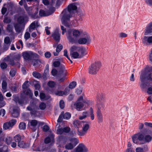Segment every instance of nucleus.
<instances>
[{
  "label": "nucleus",
  "instance_id": "obj_1",
  "mask_svg": "<svg viewBox=\"0 0 152 152\" xmlns=\"http://www.w3.org/2000/svg\"><path fill=\"white\" fill-rule=\"evenodd\" d=\"M66 36L69 42L72 44H76L78 43L82 45L86 44H89L91 41L89 36L87 34L85 35L84 37L80 38L77 40L72 37V31L71 30L67 31Z\"/></svg>",
  "mask_w": 152,
  "mask_h": 152
},
{
  "label": "nucleus",
  "instance_id": "obj_2",
  "mask_svg": "<svg viewBox=\"0 0 152 152\" xmlns=\"http://www.w3.org/2000/svg\"><path fill=\"white\" fill-rule=\"evenodd\" d=\"M75 128H77V134L80 136L85 135L89 128V125L88 124H84L83 121L78 120H75L73 122Z\"/></svg>",
  "mask_w": 152,
  "mask_h": 152
},
{
  "label": "nucleus",
  "instance_id": "obj_3",
  "mask_svg": "<svg viewBox=\"0 0 152 152\" xmlns=\"http://www.w3.org/2000/svg\"><path fill=\"white\" fill-rule=\"evenodd\" d=\"M140 78L142 82L140 86L141 87L144 88L145 87V82L146 80L152 81V72L148 71L142 73L140 76Z\"/></svg>",
  "mask_w": 152,
  "mask_h": 152
},
{
  "label": "nucleus",
  "instance_id": "obj_4",
  "mask_svg": "<svg viewBox=\"0 0 152 152\" xmlns=\"http://www.w3.org/2000/svg\"><path fill=\"white\" fill-rule=\"evenodd\" d=\"M69 13L67 12L66 14L62 13V16L61 18L62 23L66 27L69 28L72 26L71 22L70 21V18L72 16V15H69Z\"/></svg>",
  "mask_w": 152,
  "mask_h": 152
},
{
  "label": "nucleus",
  "instance_id": "obj_5",
  "mask_svg": "<svg viewBox=\"0 0 152 152\" xmlns=\"http://www.w3.org/2000/svg\"><path fill=\"white\" fill-rule=\"evenodd\" d=\"M101 63L99 61L95 62L92 64L89 67V72L90 74L94 75L98 72Z\"/></svg>",
  "mask_w": 152,
  "mask_h": 152
},
{
  "label": "nucleus",
  "instance_id": "obj_6",
  "mask_svg": "<svg viewBox=\"0 0 152 152\" xmlns=\"http://www.w3.org/2000/svg\"><path fill=\"white\" fill-rule=\"evenodd\" d=\"M152 133V131L149 129H145L142 132V134H143V139L142 141L146 142H150L152 139V137L148 134H151Z\"/></svg>",
  "mask_w": 152,
  "mask_h": 152
},
{
  "label": "nucleus",
  "instance_id": "obj_7",
  "mask_svg": "<svg viewBox=\"0 0 152 152\" xmlns=\"http://www.w3.org/2000/svg\"><path fill=\"white\" fill-rule=\"evenodd\" d=\"M67 8V10L66 9L64 10L62 12V13L66 14V12H68L69 13V15L72 16V15L74 11L77 10V7L76 6L75 4L73 3L69 4Z\"/></svg>",
  "mask_w": 152,
  "mask_h": 152
},
{
  "label": "nucleus",
  "instance_id": "obj_8",
  "mask_svg": "<svg viewBox=\"0 0 152 152\" xmlns=\"http://www.w3.org/2000/svg\"><path fill=\"white\" fill-rule=\"evenodd\" d=\"M22 54L24 59L26 60H30L34 57L37 58L39 56V55L37 54L34 53L31 51L24 52H23Z\"/></svg>",
  "mask_w": 152,
  "mask_h": 152
},
{
  "label": "nucleus",
  "instance_id": "obj_9",
  "mask_svg": "<svg viewBox=\"0 0 152 152\" xmlns=\"http://www.w3.org/2000/svg\"><path fill=\"white\" fill-rule=\"evenodd\" d=\"M84 96V94H82L81 96H80L78 98L75 104V105L78 110H80L84 106V104L83 102V101Z\"/></svg>",
  "mask_w": 152,
  "mask_h": 152
},
{
  "label": "nucleus",
  "instance_id": "obj_10",
  "mask_svg": "<svg viewBox=\"0 0 152 152\" xmlns=\"http://www.w3.org/2000/svg\"><path fill=\"white\" fill-rule=\"evenodd\" d=\"M133 142L135 144L138 143L139 141H142L143 134L140 132L134 134L132 137Z\"/></svg>",
  "mask_w": 152,
  "mask_h": 152
},
{
  "label": "nucleus",
  "instance_id": "obj_11",
  "mask_svg": "<svg viewBox=\"0 0 152 152\" xmlns=\"http://www.w3.org/2000/svg\"><path fill=\"white\" fill-rule=\"evenodd\" d=\"M88 149L84 144L80 143L71 152H88Z\"/></svg>",
  "mask_w": 152,
  "mask_h": 152
},
{
  "label": "nucleus",
  "instance_id": "obj_12",
  "mask_svg": "<svg viewBox=\"0 0 152 152\" xmlns=\"http://www.w3.org/2000/svg\"><path fill=\"white\" fill-rule=\"evenodd\" d=\"M24 7L26 10L28 14L33 18H36V15L38 14V11L37 10L35 13H33L31 11L32 10V7H28L27 4H24Z\"/></svg>",
  "mask_w": 152,
  "mask_h": 152
},
{
  "label": "nucleus",
  "instance_id": "obj_13",
  "mask_svg": "<svg viewBox=\"0 0 152 152\" xmlns=\"http://www.w3.org/2000/svg\"><path fill=\"white\" fill-rule=\"evenodd\" d=\"M16 121L15 119H12L9 122H7L4 124L3 126V129H7L11 128L15 124Z\"/></svg>",
  "mask_w": 152,
  "mask_h": 152
},
{
  "label": "nucleus",
  "instance_id": "obj_14",
  "mask_svg": "<svg viewBox=\"0 0 152 152\" xmlns=\"http://www.w3.org/2000/svg\"><path fill=\"white\" fill-rule=\"evenodd\" d=\"M71 114L68 113H66L64 114V112H62L59 115L57 121L58 122H61L62 121L63 118L66 119H68L71 117Z\"/></svg>",
  "mask_w": 152,
  "mask_h": 152
},
{
  "label": "nucleus",
  "instance_id": "obj_15",
  "mask_svg": "<svg viewBox=\"0 0 152 152\" xmlns=\"http://www.w3.org/2000/svg\"><path fill=\"white\" fill-rule=\"evenodd\" d=\"M19 108L17 107H14L11 110V113L12 116L15 118L18 117L19 114Z\"/></svg>",
  "mask_w": 152,
  "mask_h": 152
},
{
  "label": "nucleus",
  "instance_id": "obj_16",
  "mask_svg": "<svg viewBox=\"0 0 152 152\" xmlns=\"http://www.w3.org/2000/svg\"><path fill=\"white\" fill-rule=\"evenodd\" d=\"M38 123V121L36 120H30L28 123L30 128L33 131H34L37 129V126Z\"/></svg>",
  "mask_w": 152,
  "mask_h": 152
},
{
  "label": "nucleus",
  "instance_id": "obj_17",
  "mask_svg": "<svg viewBox=\"0 0 152 152\" xmlns=\"http://www.w3.org/2000/svg\"><path fill=\"white\" fill-rule=\"evenodd\" d=\"M67 72L64 66H61L58 69V76H66Z\"/></svg>",
  "mask_w": 152,
  "mask_h": 152
},
{
  "label": "nucleus",
  "instance_id": "obj_18",
  "mask_svg": "<svg viewBox=\"0 0 152 152\" xmlns=\"http://www.w3.org/2000/svg\"><path fill=\"white\" fill-rule=\"evenodd\" d=\"M52 36L57 42H58L59 41L60 35L58 32V29H56L55 31L52 34Z\"/></svg>",
  "mask_w": 152,
  "mask_h": 152
},
{
  "label": "nucleus",
  "instance_id": "obj_19",
  "mask_svg": "<svg viewBox=\"0 0 152 152\" xmlns=\"http://www.w3.org/2000/svg\"><path fill=\"white\" fill-rule=\"evenodd\" d=\"M21 58V55L20 54H18L14 55L13 58L16 61V66L18 67H20V64L19 62V61Z\"/></svg>",
  "mask_w": 152,
  "mask_h": 152
},
{
  "label": "nucleus",
  "instance_id": "obj_20",
  "mask_svg": "<svg viewBox=\"0 0 152 152\" xmlns=\"http://www.w3.org/2000/svg\"><path fill=\"white\" fill-rule=\"evenodd\" d=\"M101 108V107L99 106L98 107V109L96 112V114L98 119L99 122H102L103 118V116L100 110Z\"/></svg>",
  "mask_w": 152,
  "mask_h": 152
},
{
  "label": "nucleus",
  "instance_id": "obj_21",
  "mask_svg": "<svg viewBox=\"0 0 152 152\" xmlns=\"http://www.w3.org/2000/svg\"><path fill=\"white\" fill-rule=\"evenodd\" d=\"M38 22L37 21H34L29 26V31L31 32L32 31V29H34L36 27H37L38 26Z\"/></svg>",
  "mask_w": 152,
  "mask_h": 152
},
{
  "label": "nucleus",
  "instance_id": "obj_22",
  "mask_svg": "<svg viewBox=\"0 0 152 152\" xmlns=\"http://www.w3.org/2000/svg\"><path fill=\"white\" fill-rule=\"evenodd\" d=\"M54 136L53 134H51L50 136L48 137L45 140V143H48L50 142H54Z\"/></svg>",
  "mask_w": 152,
  "mask_h": 152
},
{
  "label": "nucleus",
  "instance_id": "obj_23",
  "mask_svg": "<svg viewBox=\"0 0 152 152\" xmlns=\"http://www.w3.org/2000/svg\"><path fill=\"white\" fill-rule=\"evenodd\" d=\"M71 30L72 31V34L73 36L74 37V38L75 39V38H77L80 35V32L77 30H74L73 31H72V30L71 29H69V30Z\"/></svg>",
  "mask_w": 152,
  "mask_h": 152
},
{
  "label": "nucleus",
  "instance_id": "obj_24",
  "mask_svg": "<svg viewBox=\"0 0 152 152\" xmlns=\"http://www.w3.org/2000/svg\"><path fill=\"white\" fill-rule=\"evenodd\" d=\"M78 52L80 54L81 58L82 57L86 54V50L83 47H80Z\"/></svg>",
  "mask_w": 152,
  "mask_h": 152
},
{
  "label": "nucleus",
  "instance_id": "obj_25",
  "mask_svg": "<svg viewBox=\"0 0 152 152\" xmlns=\"http://www.w3.org/2000/svg\"><path fill=\"white\" fill-rule=\"evenodd\" d=\"M13 100L16 103H18L20 104H22L24 103L23 100L22 99H19L17 96H15Z\"/></svg>",
  "mask_w": 152,
  "mask_h": 152
},
{
  "label": "nucleus",
  "instance_id": "obj_26",
  "mask_svg": "<svg viewBox=\"0 0 152 152\" xmlns=\"http://www.w3.org/2000/svg\"><path fill=\"white\" fill-rule=\"evenodd\" d=\"M14 27L16 32L18 33H20L21 32L23 28L21 26L20 24L17 23L15 25Z\"/></svg>",
  "mask_w": 152,
  "mask_h": 152
},
{
  "label": "nucleus",
  "instance_id": "obj_27",
  "mask_svg": "<svg viewBox=\"0 0 152 152\" xmlns=\"http://www.w3.org/2000/svg\"><path fill=\"white\" fill-rule=\"evenodd\" d=\"M70 54L72 55V56L74 58H81L80 54L77 51L74 52L73 53H70Z\"/></svg>",
  "mask_w": 152,
  "mask_h": 152
},
{
  "label": "nucleus",
  "instance_id": "obj_28",
  "mask_svg": "<svg viewBox=\"0 0 152 152\" xmlns=\"http://www.w3.org/2000/svg\"><path fill=\"white\" fill-rule=\"evenodd\" d=\"M4 97L2 94H0V108L4 106L6 103L5 101L3 100Z\"/></svg>",
  "mask_w": 152,
  "mask_h": 152
},
{
  "label": "nucleus",
  "instance_id": "obj_29",
  "mask_svg": "<svg viewBox=\"0 0 152 152\" xmlns=\"http://www.w3.org/2000/svg\"><path fill=\"white\" fill-rule=\"evenodd\" d=\"M80 47H78L76 45H73L71 47L70 49V53H71L74 52L78 51Z\"/></svg>",
  "mask_w": 152,
  "mask_h": 152
},
{
  "label": "nucleus",
  "instance_id": "obj_30",
  "mask_svg": "<svg viewBox=\"0 0 152 152\" xmlns=\"http://www.w3.org/2000/svg\"><path fill=\"white\" fill-rule=\"evenodd\" d=\"M70 141L74 147L79 142L78 140L76 138L73 137L70 139Z\"/></svg>",
  "mask_w": 152,
  "mask_h": 152
},
{
  "label": "nucleus",
  "instance_id": "obj_31",
  "mask_svg": "<svg viewBox=\"0 0 152 152\" xmlns=\"http://www.w3.org/2000/svg\"><path fill=\"white\" fill-rule=\"evenodd\" d=\"M7 84L6 81L3 80L2 83V88L3 89L2 91L3 93L7 91Z\"/></svg>",
  "mask_w": 152,
  "mask_h": 152
},
{
  "label": "nucleus",
  "instance_id": "obj_32",
  "mask_svg": "<svg viewBox=\"0 0 152 152\" xmlns=\"http://www.w3.org/2000/svg\"><path fill=\"white\" fill-rule=\"evenodd\" d=\"M26 109L30 111V114L31 115H35L36 114L37 111L31 106H28L27 107Z\"/></svg>",
  "mask_w": 152,
  "mask_h": 152
},
{
  "label": "nucleus",
  "instance_id": "obj_33",
  "mask_svg": "<svg viewBox=\"0 0 152 152\" xmlns=\"http://www.w3.org/2000/svg\"><path fill=\"white\" fill-rule=\"evenodd\" d=\"M151 32H152V25H151L147 27L145 34L147 35L148 34Z\"/></svg>",
  "mask_w": 152,
  "mask_h": 152
},
{
  "label": "nucleus",
  "instance_id": "obj_34",
  "mask_svg": "<svg viewBox=\"0 0 152 152\" xmlns=\"http://www.w3.org/2000/svg\"><path fill=\"white\" fill-rule=\"evenodd\" d=\"M88 112L87 111L83 112L82 115L79 116V118L80 120H83L86 118L88 115Z\"/></svg>",
  "mask_w": 152,
  "mask_h": 152
},
{
  "label": "nucleus",
  "instance_id": "obj_35",
  "mask_svg": "<svg viewBox=\"0 0 152 152\" xmlns=\"http://www.w3.org/2000/svg\"><path fill=\"white\" fill-rule=\"evenodd\" d=\"M74 147V145L71 143L70 142L67 144L65 145V148L68 150H71Z\"/></svg>",
  "mask_w": 152,
  "mask_h": 152
},
{
  "label": "nucleus",
  "instance_id": "obj_36",
  "mask_svg": "<svg viewBox=\"0 0 152 152\" xmlns=\"http://www.w3.org/2000/svg\"><path fill=\"white\" fill-rule=\"evenodd\" d=\"M18 145L21 148H25L26 147V145L24 142L23 141H20L18 143Z\"/></svg>",
  "mask_w": 152,
  "mask_h": 152
},
{
  "label": "nucleus",
  "instance_id": "obj_37",
  "mask_svg": "<svg viewBox=\"0 0 152 152\" xmlns=\"http://www.w3.org/2000/svg\"><path fill=\"white\" fill-rule=\"evenodd\" d=\"M77 85L76 82L73 81L71 82L69 84L68 87L69 88L72 89L76 86Z\"/></svg>",
  "mask_w": 152,
  "mask_h": 152
},
{
  "label": "nucleus",
  "instance_id": "obj_38",
  "mask_svg": "<svg viewBox=\"0 0 152 152\" xmlns=\"http://www.w3.org/2000/svg\"><path fill=\"white\" fill-rule=\"evenodd\" d=\"M19 127L21 130H24L26 128V124L24 122H21L19 125Z\"/></svg>",
  "mask_w": 152,
  "mask_h": 152
},
{
  "label": "nucleus",
  "instance_id": "obj_39",
  "mask_svg": "<svg viewBox=\"0 0 152 152\" xmlns=\"http://www.w3.org/2000/svg\"><path fill=\"white\" fill-rule=\"evenodd\" d=\"M16 73V69L15 68H13L11 69L10 72V75L12 77H14Z\"/></svg>",
  "mask_w": 152,
  "mask_h": 152
},
{
  "label": "nucleus",
  "instance_id": "obj_40",
  "mask_svg": "<svg viewBox=\"0 0 152 152\" xmlns=\"http://www.w3.org/2000/svg\"><path fill=\"white\" fill-rule=\"evenodd\" d=\"M15 141L16 142H18L21 140V136L19 134H17L14 137Z\"/></svg>",
  "mask_w": 152,
  "mask_h": 152
},
{
  "label": "nucleus",
  "instance_id": "obj_41",
  "mask_svg": "<svg viewBox=\"0 0 152 152\" xmlns=\"http://www.w3.org/2000/svg\"><path fill=\"white\" fill-rule=\"evenodd\" d=\"M144 40L145 41L147 40V42L149 44H152V36L149 37H144Z\"/></svg>",
  "mask_w": 152,
  "mask_h": 152
},
{
  "label": "nucleus",
  "instance_id": "obj_42",
  "mask_svg": "<svg viewBox=\"0 0 152 152\" xmlns=\"http://www.w3.org/2000/svg\"><path fill=\"white\" fill-rule=\"evenodd\" d=\"M48 86L50 88H53L56 85V83L52 81H49L48 83Z\"/></svg>",
  "mask_w": 152,
  "mask_h": 152
},
{
  "label": "nucleus",
  "instance_id": "obj_43",
  "mask_svg": "<svg viewBox=\"0 0 152 152\" xmlns=\"http://www.w3.org/2000/svg\"><path fill=\"white\" fill-rule=\"evenodd\" d=\"M46 104L43 102H41L39 106L40 109L41 110H45L46 108Z\"/></svg>",
  "mask_w": 152,
  "mask_h": 152
},
{
  "label": "nucleus",
  "instance_id": "obj_44",
  "mask_svg": "<svg viewBox=\"0 0 152 152\" xmlns=\"http://www.w3.org/2000/svg\"><path fill=\"white\" fill-rule=\"evenodd\" d=\"M90 115L91 118L92 120H93L94 118V114L93 110L92 107H90L89 109Z\"/></svg>",
  "mask_w": 152,
  "mask_h": 152
},
{
  "label": "nucleus",
  "instance_id": "obj_45",
  "mask_svg": "<svg viewBox=\"0 0 152 152\" xmlns=\"http://www.w3.org/2000/svg\"><path fill=\"white\" fill-rule=\"evenodd\" d=\"M29 86V81H26L23 84L22 86V88L23 89L27 88Z\"/></svg>",
  "mask_w": 152,
  "mask_h": 152
},
{
  "label": "nucleus",
  "instance_id": "obj_46",
  "mask_svg": "<svg viewBox=\"0 0 152 152\" xmlns=\"http://www.w3.org/2000/svg\"><path fill=\"white\" fill-rule=\"evenodd\" d=\"M32 75L34 77L37 78H39L41 76V74L37 72H34L32 73Z\"/></svg>",
  "mask_w": 152,
  "mask_h": 152
},
{
  "label": "nucleus",
  "instance_id": "obj_47",
  "mask_svg": "<svg viewBox=\"0 0 152 152\" xmlns=\"http://www.w3.org/2000/svg\"><path fill=\"white\" fill-rule=\"evenodd\" d=\"M24 92L25 94L29 95L30 96H31L33 94L31 90L29 88L25 90Z\"/></svg>",
  "mask_w": 152,
  "mask_h": 152
},
{
  "label": "nucleus",
  "instance_id": "obj_48",
  "mask_svg": "<svg viewBox=\"0 0 152 152\" xmlns=\"http://www.w3.org/2000/svg\"><path fill=\"white\" fill-rule=\"evenodd\" d=\"M64 133H68L71 130V129L69 127L66 126L63 128Z\"/></svg>",
  "mask_w": 152,
  "mask_h": 152
},
{
  "label": "nucleus",
  "instance_id": "obj_49",
  "mask_svg": "<svg viewBox=\"0 0 152 152\" xmlns=\"http://www.w3.org/2000/svg\"><path fill=\"white\" fill-rule=\"evenodd\" d=\"M41 63V61L39 59H35L32 61V63L33 66H36L39 64V63Z\"/></svg>",
  "mask_w": 152,
  "mask_h": 152
},
{
  "label": "nucleus",
  "instance_id": "obj_50",
  "mask_svg": "<svg viewBox=\"0 0 152 152\" xmlns=\"http://www.w3.org/2000/svg\"><path fill=\"white\" fill-rule=\"evenodd\" d=\"M58 81L60 83H62L63 82L65 79L66 76H58Z\"/></svg>",
  "mask_w": 152,
  "mask_h": 152
},
{
  "label": "nucleus",
  "instance_id": "obj_51",
  "mask_svg": "<svg viewBox=\"0 0 152 152\" xmlns=\"http://www.w3.org/2000/svg\"><path fill=\"white\" fill-rule=\"evenodd\" d=\"M63 48V46L61 44L58 45H57L56 48V52L59 53Z\"/></svg>",
  "mask_w": 152,
  "mask_h": 152
},
{
  "label": "nucleus",
  "instance_id": "obj_52",
  "mask_svg": "<svg viewBox=\"0 0 152 152\" xmlns=\"http://www.w3.org/2000/svg\"><path fill=\"white\" fill-rule=\"evenodd\" d=\"M18 21L20 24H22L24 22V19L23 17H20L18 19Z\"/></svg>",
  "mask_w": 152,
  "mask_h": 152
},
{
  "label": "nucleus",
  "instance_id": "obj_53",
  "mask_svg": "<svg viewBox=\"0 0 152 152\" xmlns=\"http://www.w3.org/2000/svg\"><path fill=\"white\" fill-rule=\"evenodd\" d=\"M12 141V138L10 137H8L6 139V142L8 145L10 144Z\"/></svg>",
  "mask_w": 152,
  "mask_h": 152
},
{
  "label": "nucleus",
  "instance_id": "obj_54",
  "mask_svg": "<svg viewBox=\"0 0 152 152\" xmlns=\"http://www.w3.org/2000/svg\"><path fill=\"white\" fill-rule=\"evenodd\" d=\"M55 93L56 95L59 96H62L64 94L63 91H58L56 92Z\"/></svg>",
  "mask_w": 152,
  "mask_h": 152
},
{
  "label": "nucleus",
  "instance_id": "obj_55",
  "mask_svg": "<svg viewBox=\"0 0 152 152\" xmlns=\"http://www.w3.org/2000/svg\"><path fill=\"white\" fill-rule=\"evenodd\" d=\"M39 15L41 16H47L45 12L43 10H41L39 11Z\"/></svg>",
  "mask_w": 152,
  "mask_h": 152
},
{
  "label": "nucleus",
  "instance_id": "obj_56",
  "mask_svg": "<svg viewBox=\"0 0 152 152\" xmlns=\"http://www.w3.org/2000/svg\"><path fill=\"white\" fill-rule=\"evenodd\" d=\"M56 133L58 134H64L63 130V128H61L58 129L56 131Z\"/></svg>",
  "mask_w": 152,
  "mask_h": 152
},
{
  "label": "nucleus",
  "instance_id": "obj_57",
  "mask_svg": "<svg viewBox=\"0 0 152 152\" xmlns=\"http://www.w3.org/2000/svg\"><path fill=\"white\" fill-rule=\"evenodd\" d=\"M59 105L60 108L61 109H63L64 107L65 104L64 101L61 100H60L59 102Z\"/></svg>",
  "mask_w": 152,
  "mask_h": 152
},
{
  "label": "nucleus",
  "instance_id": "obj_58",
  "mask_svg": "<svg viewBox=\"0 0 152 152\" xmlns=\"http://www.w3.org/2000/svg\"><path fill=\"white\" fill-rule=\"evenodd\" d=\"M0 66L2 69H4L7 68V65L5 63L2 62Z\"/></svg>",
  "mask_w": 152,
  "mask_h": 152
},
{
  "label": "nucleus",
  "instance_id": "obj_59",
  "mask_svg": "<svg viewBox=\"0 0 152 152\" xmlns=\"http://www.w3.org/2000/svg\"><path fill=\"white\" fill-rule=\"evenodd\" d=\"M9 64L12 66L15 65L16 66V62H15L14 60L13 59L12 60H10L9 62Z\"/></svg>",
  "mask_w": 152,
  "mask_h": 152
},
{
  "label": "nucleus",
  "instance_id": "obj_60",
  "mask_svg": "<svg viewBox=\"0 0 152 152\" xmlns=\"http://www.w3.org/2000/svg\"><path fill=\"white\" fill-rule=\"evenodd\" d=\"M30 37V34L28 32H26L24 34V38L26 40L28 39Z\"/></svg>",
  "mask_w": 152,
  "mask_h": 152
},
{
  "label": "nucleus",
  "instance_id": "obj_61",
  "mask_svg": "<svg viewBox=\"0 0 152 152\" xmlns=\"http://www.w3.org/2000/svg\"><path fill=\"white\" fill-rule=\"evenodd\" d=\"M60 63L59 61H55L53 63V66L55 67L60 66Z\"/></svg>",
  "mask_w": 152,
  "mask_h": 152
},
{
  "label": "nucleus",
  "instance_id": "obj_62",
  "mask_svg": "<svg viewBox=\"0 0 152 152\" xmlns=\"http://www.w3.org/2000/svg\"><path fill=\"white\" fill-rule=\"evenodd\" d=\"M49 126L48 125H47L44 126L43 127V128H42V130H43V131L44 132H47L49 130Z\"/></svg>",
  "mask_w": 152,
  "mask_h": 152
},
{
  "label": "nucleus",
  "instance_id": "obj_63",
  "mask_svg": "<svg viewBox=\"0 0 152 152\" xmlns=\"http://www.w3.org/2000/svg\"><path fill=\"white\" fill-rule=\"evenodd\" d=\"M3 21L4 23H9L11 22V20L10 18L5 17L4 18Z\"/></svg>",
  "mask_w": 152,
  "mask_h": 152
},
{
  "label": "nucleus",
  "instance_id": "obj_64",
  "mask_svg": "<svg viewBox=\"0 0 152 152\" xmlns=\"http://www.w3.org/2000/svg\"><path fill=\"white\" fill-rule=\"evenodd\" d=\"M4 42L5 43L8 44L10 42V39L9 37H6L4 39Z\"/></svg>",
  "mask_w": 152,
  "mask_h": 152
}]
</instances>
